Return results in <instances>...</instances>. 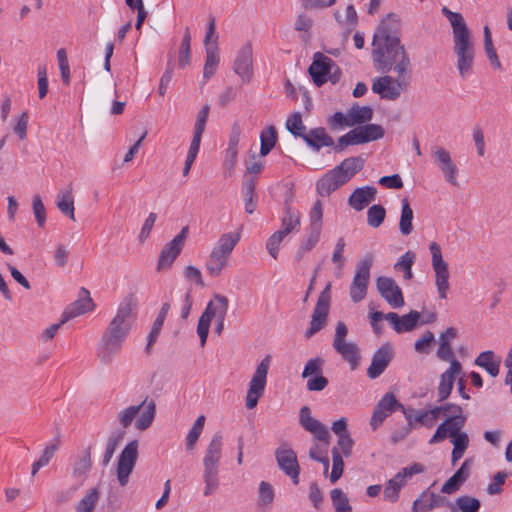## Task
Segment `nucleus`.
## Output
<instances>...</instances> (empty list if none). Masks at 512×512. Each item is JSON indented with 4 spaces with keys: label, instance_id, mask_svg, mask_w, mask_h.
<instances>
[{
    "label": "nucleus",
    "instance_id": "1",
    "mask_svg": "<svg viewBox=\"0 0 512 512\" xmlns=\"http://www.w3.org/2000/svg\"><path fill=\"white\" fill-rule=\"evenodd\" d=\"M399 20L393 13L382 20L372 42V59L374 68L386 74L394 71L397 76L410 72L411 62L399 37Z\"/></svg>",
    "mask_w": 512,
    "mask_h": 512
},
{
    "label": "nucleus",
    "instance_id": "2",
    "mask_svg": "<svg viewBox=\"0 0 512 512\" xmlns=\"http://www.w3.org/2000/svg\"><path fill=\"white\" fill-rule=\"evenodd\" d=\"M442 413L446 418L429 439V444H437L449 438L453 445L451 463L455 465L464 456L470 443L469 435L463 431L467 417L461 406L452 403L445 404Z\"/></svg>",
    "mask_w": 512,
    "mask_h": 512
},
{
    "label": "nucleus",
    "instance_id": "3",
    "mask_svg": "<svg viewBox=\"0 0 512 512\" xmlns=\"http://www.w3.org/2000/svg\"><path fill=\"white\" fill-rule=\"evenodd\" d=\"M441 12L452 27L453 52L457 58L456 67L460 77L465 79L473 73L475 60V46L471 31L461 13L453 12L446 6L441 9Z\"/></svg>",
    "mask_w": 512,
    "mask_h": 512
},
{
    "label": "nucleus",
    "instance_id": "4",
    "mask_svg": "<svg viewBox=\"0 0 512 512\" xmlns=\"http://www.w3.org/2000/svg\"><path fill=\"white\" fill-rule=\"evenodd\" d=\"M223 436L216 432L208 444L203 458L204 496L212 495L219 487V465L222 457Z\"/></svg>",
    "mask_w": 512,
    "mask_h": 512
},
{
    "label": "nucleus",
    "instance_id": "5",
    "mask_svg": "<svg viewBox=\"0 0 512 512\" xmlns=\"http://www.w3.org/2000/svg\"><path fill=\"white\" fill-rule=\"evenodd\" d=\"M131 330L130 322H110L101 337L97 355L104 364H109L120 353Z\"/></svg>",
    "mask_w": 512,
    "mask_h": 512
},
{
    "label": "nucleus",
    "instance_id": "6",
    "mask_svg": "<svg viewBox=\"0 0 512 512\" xmlns=\"http://www.w3.org/2000/svg\"><path fill=\"white\" fill-rule=\"evenodd\" d=\"M299 424L304 430L311 433L315 440L324 443L325 449H322L319 444H314L309 450L310 458L318 462L323 455L327 454L326 447L329 444V431L323 423L312 416L308 406L301 407L299 411Z\"/></svg>",
    "mask_w": 512,
    "mask_h": 512
},
{
    "label": "nucleus",
    "instance_id": "7",
    "mask_svg": "<svg viewBox=\"0 0 512 512\" xmlns=\"http://www.w3.org/2000/svg\"><path fill=\"white\" fill-rule=\"evenodd\" d=\"M135 427L140 430H146L153 422L156 413V404L154 400L147 402V398L139 405H132L118 413L119 423L123 428L129 427L136 416Z\"/></svg>",
    "mask_w": 512,
    "mask_h": 512
},
{
    "label": "nucleus",
    "instance_id": "8",
    "mask_svg": "<svg viewBox=\"0 0 512 512\" xmlns=\"http://www.w3.org/2000/svg\"><path fill=\"white\" fill-rule=\"evenodd\" d=\"M385 131L381 125L366 124L358 126L338 139L334 146L335 152H341L350 145H359L383 138Z\"/></svg>",
    "mask_w": 512,
    "mask_h": 512
},
{
    "label": "nucleus",
    "instance_id": "9",
    "mask_svg": "<svg viewBox=\"0 0 512 512\" xmlns=\"http://www.w3.org/2000/svg\"><path fill=\"white\" fill-rule=\"evenodd\" d=\"M372 264V253L365 254V256L356 264V272L349 288L350 298L354 303H358L363 300L367 294Z\"/></svg>",
    "mask_w": 512,
    "mask_h": 512
},
{
    "label": "nucleus",
    "instance_id": "10",
    "mask_svg": "<svg viewBox=\"0 0 512 512\" xmlns=\"http://www.w3.org/2000/svg\"><path fill=\"white\" fill-rule=\"evenodd\" d=\"M408 86L409 79L405 75L397 76V78L384 75L373 81L372 91L378 94L381 99L395 101Z\"/></svg>",
    "mask_w": 512,
    "mask_h": 512
},
{
    "label": "nucleus",
    "instance_id": "11",
    "mask_svg": "<svg viewBox=\"0 0 512 512\" xmlns=\"http://www.w3.org/2000/svg\"><path fill=\"white\" fill-rule=\"evenodd\" d=\"M431 252L432 267L435 272V284L439 297L445 299L447 297V291L449 290V269L448 264L442 257L441 247L436 242H431L429 245Z\"/></svg>",
    "mask_w": 512,
    "mask_h": 512
},
{
    "label": "nucleus",
    "instance_id": "12",
    "mask_svg": "<svg viewBox=\"0 0 512 512\" xmlns=\"http://www.w3.org/2000/svg\"><path fill=\"white\" fill-rule=\"evenodd\" d=\"M279 469L288 476L293 484L299 483L300 465L297 454L287 443L281 444L274 452Z\"/></svg>",
    "mask_w": 512,
    "mask_h": 512
},
{
    "label": "nucleus",
    "instance_id": "13",
    "mask_svg": "<svg viewBox=\"0 0 512 512\" xmlns=\"http://www.w3.org/2000/svg\"><path fill=\"white\" fill-rule=\"evenodd\" d=\"M138 458V441H130L120 453L117 463V479L121 486H125L129 481Z\"/></svg>",
    "mask_w": 512,
    "mask_h": 512
},
{
    "label": "nucleus",
    "instance_id": "14",
    "mask_svg": "<svg viewBox=\"0 0 512 512\" xmlns=\"http://www.w3.org/2000/svg\"><path fill=\"white\" fill-rule=\"evenodd\" d=\"M443 410L444 405L421 410H415L411 407H402V413L411 428L415 427L416 424H420L426 428L434 427Z\"/></svg>",
    "mask_w": 512,
    "mask_h": 512
},
{
    "label": "nucleus",
    "instance_id": "15",
    "mask_svg": "<svg viewBox=\"0 0 512 512\" xmlns=\"http://www.w3.org/2000/svg\"><path fill=\"white\" fill-rule=\"evenodd\" d=\"M256 154L249 150L250 161L246 165V173L243 176L242 195L245 204V211L252 214L256 210V204L253 202L254 190L256 187Z\"/></svg>",
    "mask_w": 512,
    "mask_h": 512
},
{
    "label": "nucleus",
    "instance_id": "16",
    "mask_svg": "<svg viewBox=\"0 0 512 512\" xmlns=\"http://www.w3.org/2000/svg\"><path fill=\"white\" fill-rule=\"evenodd\" d=\"M188 232L189 227H183L180 233L163 247L158 259L157 270H163L172 265L182 251Z\"/></svg>",
    "mask_w": 512,
    "mask_h": 512
},
{
    "label": "nucleus",
    "instance_id": "17",
    "mask_svg": "<svg viewBox=\"0 0 512 512\" xmlns=\"http://www.w3.org/2000/svg\"><path fill=\"white\" fill-rule=\"evenodd\" d=\"M234 72L241 78L242 82H250L253 78V43L247 41L238 51L233 64Z\"/></svg>",
    "mask_w": 512,
    "mask_h": 512
},
{
    "label": "nucleus",
    "instance_id": "18",
    "mask_svg": "<svg viewBox=\"0 0 512 512\" xmlns=\"http://www.w3.org/2000/svg\"><path fill=\"white\" fill-rule=\"evenodd\" d=\"M376 287L380 295L392 308H399L404 305L402 290L393 278L387 276L378 277Z\"/></svg>",
    "mask_w": 512,
    "mask_h": 512
},
{
    "label": "nucleus",
    "instance_id": "19",
    "mask_svg": "<svg viewBox=\"0 0 512 512\" xmlns=\"http://www.w3.org/2000/svg\"><path fill=\"white\" fill-rule=\"evenodd\" d=\"M335 66L334 61L321 52H316L313 61L308 68V72L317 87H321L328 81V74Z\"/></svg>",
    "mask_w": 512,
    "mask_h": 512
},
{
    "label": "nucleus",
    "instance_id": "20",
    "mask_svg": "<svg viewBox=\"0 0 512 512\" xmlns=\"http://www.w3.org/2000/svg\"><path fill=\"white\" fill-rule=\"evenodd\" d=\"M432 158L443 173L446 181L453 186L458 185V168L452 161L449 151L442 147H435L432 150Z\"/></svg>",
    "mask_w": 512,
    "mask_h": 512
},
{
    "label": "nucleus",
    "instance_id": "21",
    "mask_svg": "<svg viewBox=\"0 0 512 512\" xmlns=\"http://www.w3.org/2000/svg\"><path fill=\"white\" fill-rule=\"evenodd\" d=\"M393 356L392 346L389 343L383 344L373 354L371 364L367 369V376L370 379L378 378L386 370Z\"/></svg>",
    "mask_w": 512,
    "mask_h": 512
},
{
    "label": "nucleus",
    "instance_id": "22",
    "mask_svg": "<svg viewBox=\"0 0 512 512\" xmlns=\"http://www.w3.org/2000/svg\"><path fill=\"white\" fill-rule=\"evenodd\" d=\"M94 307L95 304L90 297V292L82 287L79 290L78 298L65 308L61 320H72L86 312L92 311Z\"/></svg>",
    "mask_w": 512,
    "mask_h": 512
},
{
    "label": "nucleus",
    "instance_id": "23",
    "mask_svg": "<svg viewBox=\"0 0 512 512\" xmlns=\"http://www.w3.org/2000/svg\"><path fill=\"white\" fill-rule=\"evenodd\" d=\"M461 371V363L456 359H452L449 368L444 373H442L440 377L438 386V397L440 401L448 398L452 391L454 381L456 377L461 373Z\"/></svg>",
    "mask_w": 512,
    "mask_h": 512
},
{
    "label": "nucleus",
    "instance_id": "24",
    "mask_svg": "<svg viewBox=\"0 0 512 512\" xmlns=\"http://www.w3.org/2000/svg\"><path fill=\"white\" fill-rule=\"evenodd\" d=\"M345 184V181L335 168L325 173L316 183L317 193L323 197L329 196L332 192Z\"/></svg>",
    "mask_w": 512,
    "mask_h": 512
},
{
    "label": "nucleus",
    "instance_id": "25",
    "mask_svg": "<svg viewBox=\"0 0 512 512\" xmlns=\"http://www.w3.org/2000/svg\"><path fill=\"white\" fill-rule=\"evenodd\" d=\"M471 461L466 459L460 468L442 485L441 492L444 494H453L460 489L470 475Z\"/></svg>",
    "mask_w": 512,
    "mask_h": 512
},
{
    "label": "nucleus",
    "instance_id": "26",
    "mask_svg": "<svg viewBox=\"0 0 512 512\" xmlns=\"http://www.w3.org/2000/svg\"><path fill=\"white\" fill-rule=\"evenodd\" d=\"M376 194L377 190L373 186L359 187L350 195L348 203L356 211H361L375 200Z\"/></svg>",
    "mask_w": 512,
    "mask_h": 512
},
{
    "label": "nucleus",
    "instance_id": "27",
    "mask_svg": "<svg viewBox=\"0 0 512 512\" xmlns=\"http://www.w3.org/2000/svg\"><path fill=\"white\" fill-rule=\"evenodd\" d=\"M228 308V299L222 295L215 297L207 304L206 309L198 320H224Z\"/></svg>",
    "mask_w": 512,
    "mask_h": 512
},
{
    "label": "nucleus",
    "instance_id": "28",
    "mask_svg": "<svg viewBox=\"0 0 512 512\" xmlns=\"http://www.w3.org/2000/svg\"><path fill=\"white\" fill-rule=\"evenodd\" d=\"M442 498L429 489L423 491L412 503V512H427L442 504Z\"/></svg>",
    "mask_w": 512,
    "mask_h": 512
},
{
    "label": "nucleus",
    "instance_id": "29",
    "mask_svg": "<svg viewBox=\"0 0 512 512\" xmlns=\"http://www.w3.org/2000/svg\"><path fill=\"white\" fill-rule=\"evenodd\" d=\"M303 140L315 151H319L322 147L335 146L333 138L322 127L311 129L305 134Z\"/></svg>",
    "mask_w": 512,
    "mask_h": 512
},
{
    "label": "nucleus",
    "instance_id": "30",
    "mask_svg": "<svg viewBox=\"0 0 512 512\" xmlns=\"http://www.w3.org/2000/svg\"><path fill=\"white\" fill-rule=\"evenodd\" d=\"M364 164L365 160L361 156H355L344 159L334 168L343 178L345 183H347L356 173L363 169Z\"/></svg>",
    "mask_w": 512,
    "mask_h": 512
},
{
    "label": "nucleus",
    "instance_id": "31",
    "mask_svg": "<svg viewBox=\"0 0 512 512\" xmlns=\"http://www.w3.org/2000/svg\"><path fill=\"white\" fill-rule=\"evenodd\" d=\"M475 365L487 371L491 377L499 374L501 358L491 350L481 352L475 359Z\"/></svg>",
    "mask_w": 512,
    "mask_h": 512
},
{
    "label": "nucleus",
    "instance_id": "32",
    "mask_svg": "<svg viewBox=\"0 0 512 512\" xmlns=\"http://www.w3.org/2000/svg\"><path fill=\"white\" fill-rule=\"evenodd\" d=\"M331 304V283H327L320 293L311 320H326Z\"/></svg>",
    "mask_w": 512,
    "mask_h": 512
},
{
    "label": "nucleus",
    "instance_id": "33",
    "mask_svg": "<svg viewBox=\"0 0 512 512\" xmlns=\"http://www.w3.org/2000/svg\"><path fill=\"white\" fill-rule=\"evenodd\" d=\"M300 228V214L296 210H292L289 206H286L282 219L281 228L277 232H281L284 237L288 236L293 232H298Z\"/></svg>",
    "mask_w": 512,
    "mask_h": 512
},
{
    "label": "nucleus",
    "instance_id": "34",
    "mask_svg": "<svg viewBox=\"0 0 512 512\" xmlns=\"http://www.w3.org/2000/svg\"><path fill=\"white\" fill-rule=\"evenodd\" d=\"M333 347L350 364L352 370L358 366L360 356L358 347L354 343L342 341L340 343H333Z\"/></svg>",
    "mask_w": 512,
    "mask_h": 512
},
{
    "label": "nucleus",
    "instance_id": "35",
    "mask_svg": "<svg viewBox=\"0 0 512 512\" xmlns=\"http://www.w3.org/2000/svg\"><path fill=\"white\" fill-rule=\"evenodd\" d=\"M240 232H229L222 234L212 250L230 258L232 251L240 241Z\"/></svg>",
    "mask_w": 512,
    "mask_h": 512
},
{
    "label": "nucleus",
    "instance_id": "36",
    "mask_svg": "<svg viewBox=\"0 0 512 512\" xmlns=\"http://www.w3.org/2000/svg\"><path fill=\"white\" fill-rule=\"evenodd\" d=\"M91 466V448L87 447L79 455L76 456L73 462V477L80 478L83 481L90 471Z\"/></svg>",
    "mask_w": 512,
    "mask_h": 512
},
{
    "label": "nucleus",
    "instance_id": "37",
    "mask_svg": "<svg viewBox=\"0 0 512 512\" xmlns=\"http://www.w3.org/2000/svg\"><path fill=\"white\" fill-rule=\"evenodd\" d=\"M72 191V183H70L64 190H61L58 193L56 205L63 214L68 216L70 219L75 220L74 198Z\"/></svg>",
    "mask_w": 512,
    "mask_h": 512
},
{
    "label": "nucleus",
    "instance_id": "38",
    "mask_svg": "<svg viewBox=\"0 0 512 512\" xmlns=\"http://www.w3.org/2000/svg\"><path fill=\"white\" fill-rule=\"evenodd\" d=\"M348 127L356 125L363 126V123L369 122L373 117V109L369 106L353 105L348 111Z\"/></svg>",
    "mask_w": 512,
    "mask_h": 512
},
{
    "label": "nucleus",
    "instance_id": "39",
    "mask_svg": "<svg viewBox=\"0 0 512 512\" xmlns=\"http://www.w3.org/2000/svg\"><path fill=\"white\" fill-rule=\"evenodd\" d=\"M229 258L211 250L206 261L205 268L211 277H218L222 271L228 266Z\"/></svg>",
    "mask_w": 512,
    "mask_h": 512
},
{
    "label": "nucleus",
    "instance_id": "40",
    "mask_svg": "<svg viewBox=\"0 0 512 512\" xmlns=\"http://www.w3.org/2000/svg\"><path fill=\"white\" fill-rule=\"evenodd\" d=\"M205 50L206 57L203 68V78L205 80H208L215 75L220 62V57L218 53V47L216 44L214 46H207Z\"/></svg>",
    "mask_w": 512,
    "mask_h": 512
},
{
    "label": "nucleus",
    "instance_id": "41",
    "mask_svg": "<svg viewBox=\"0 0 512 512\" xmlns=\"http://www.w3.org/2000/svg\"><path fill=\"white\" fill-rule=\"evenodd\" d=\"M138 300L134 294L127 295L119 305L116 316L113 320H126L136 317Z\"/></svg>",
    "mask_w": 512,
    "mask_h": 512
},
{
    "label": "nucleus",
    "instance_id": "42",
    "mask_svg": "<svg viewBox=\"0 0 512 512\" xmlns=\"http://www.w3.org/2000/svg\"><path fill=\"white\" fill-rule=\"evenodd\" d=\"M401 206L402 207L399 221V230L402 235L407 236L411 234L413 231L412 221L414 213L407 198H403L401 200Z\"/></svg>",
    "mask_w": 512,
    "mask_h": 512
},
{
    "label": "nucleus",
    "instance_id": "43",
    "mask_svg": "<svg viewBox=\"0 0 512 512\" xmlns=\"http://www.w3.org/2000/svg\"><path fill=\"white\" fill-rule=\"evenodd\" d=\"M278 136L276 128L270 125L260 133V154L266 156L275 147Z\"/></svg>",
    "mask_w": 512,
    "mask_h": 512
},
{
    "label": "nucleus",
    "instance_id": "44",
    "mask_svg": "<svg viewBox=\"0 0 512 512\" xmlns=\"http://www.w3.org/2000/svg\"><path fill=\"white\" fill-rule=\"evenodd\" d=\"M124 435H125V431H123V430L114 431L109 435L107 442H106L103 459H102L103 466H107L110 463L118 445L124 438Z\"/></svg>",
    "mask_w": 512,
    "mask_h": 512
},
{
    "label": "nucleus",
    "instance_id": "45",
    "mask_svg": "<svg viewBox=\"0 0 512 512\" xmlns=\"http://www.w3.org/2000/svg\"><path fill=\"white\" fill-rule=\"evenodd\" d=\"M330 498L335 512H352L349 498L342 489L335 488L331 490Z\"/></svg>",
    "mask_w": 512,
    "mask_h": 512
},
{
    "label": "nucleus",
    "instance_id": "46",
    "mask_svg": "<svg viewBox=\"0 0 512 512\" xmlns=\"http://www.w3.org/2000/svg\"><path fill=\"white\" fill-rule=\"evenodd\" d=\"M191 35L190 30L187 27L184 31L183 38L181 41L180 49H179V57H178V65L180 68H185L190 63L191 56Z\"/></svg>",
    "mask_w": 512,
    "mask_h": 512
},
{
    "label": "nucleus",
    "instance_id": "47",
    "mask_svg": "<svg viewBox=\"0 0 512 512\" xmlns=\"http://www.w3.org/2000/svg\"><path fill=\"white\" fill-rule=\"evenodd\" d=\"M484 32V50L489 59L491 65H493L496 69H501V62L498 58L497 52L494 48L491 31L488 26H485L483 29Z\"/></svg>",
    "mask_w": 512,
    "mask_h": 512
},
{
    "label": "nucleus",
    "instance_id": "48",
    "mask_svg": "<svg viewBox=\"0 0 512 512\" xmlns=\"http://www.w3.org/2000/svg\"><path fill=\"white\" fill-rule=\"evenodd\" d=\"M321 235V230L308 228V235L306 239H304L299 247L297 252V259L300 260L303 255L309 251H311L319 242Z\"/></svg>",
    "mask_w": 512,
    "mask_h": 512
},
{
    "label": "nucleus",
    "instance_id": "49",
    "mask_svg": "<svg viewBox=\"0 0 512 512\" xmlns=\"http://www.w3.org/2000/svg\"><path fill=\"white\" fill-rule=\"evenodd\" d=\"M205 424V416L200 415L194 422L192 428L189 430L186 436V449L193 450L200 435L202 434Z\"/></svg>",
    "mask_w": 512,
    "mask_h": 512
},
{
    "label": "nucleus",
    "instance_id": "50",
    "mask_svg": "<svg viewBox=\"0 0 512 512\" xmlns=\"http://www.w3.org/2000/svg\"><path fill=\"white\" fill-rule=\"evenodd\" d=\"M454 504L460 512H479L481 508L480 500L470 495L459 496Z\"/></svg>",
    "mask_w": 512,
    "mask_h": 512
},
{
    "label": "nucleus",
    "instance_id": "51",
    "mask_svg": "<svg viewBox=\"0 0 512 512\" xmlns=\"http://www.w3.org/2000/svg\"><path fill=\"white\" fill-rule=\"evenodd\" d=\"M286 128L295 137H300L303 139L306 134V127L303 124L302 116L299 112H295L290 117H288L286 121Z\"/></svg>",
    "mask_w": 512,
    "mask_h": 512
},
{
    "label": "nucleus",
    "instance_id": "52",
    "mask_svg": "<svg viewBox=\"0 0 512 512\" xmlns=\"http://www.w3.org/2000/svg\"><path fill=\"white\" fill-rule=\"evenodd\" d=\"M386 217V210L380 204H374L367 211V223L373 228H378Z\"/></svg>",
    "mask_w": 512,
    "mask_h": 512
},
{
    "label": "nucleus",
    "instance_id": "53",
    "mask_svg": "<svg viewBox=\"0 0 512 512\" xmlns=\"http://www.w3.org/2000/svg\"><path fill=\"white\" fill-rule=\"evenodd\" d=\"M274 497L272 486L268 482L262 481L258 487V507H270Z\"/></svg>",
    "mask_w": 512,
    "mask_h": 512
},
{
    "label": "nucleus",
    "instance_id": "54",
    "mask_svg": "<svg viewBox=\"0 0 512 512\" xmlns=\"http://www.w3.org/2000/svg\"><path fill=\"white\" fill-rule=\"evenodd\" d=\"M381 411L385 412L387 415L393 413L396 409H400L402 411V407H405L403 404L399 403L393 393H386L376 405Z\"/></svg>",
    "mask_w": 512,
    "mask_h": 512
},
{
    "label": "nucleus",
    "instance_id": "55",
    "mask_svg": "<svg viewBox=\"0 0 512 512\" xmlns=\"http://www.w3.org/2000/svg\"><path fill=\"white\" fill-rule=\"evenodd\" d=\"M99 499V491L97 488H92L89 493L82 498L76 506L77 512H92Z\"/></svg>",
    "mask_w": 512,
    "mask_h": 512
},
{
    "label": "nucleus",
    "instance_id": "56",
    "mask_svg": "<svg viewBox=\"0 0 512 512\" xmlns=\"http://www.w3.org/2000/svg\"><path fill=\"white\" fill-rule=\"evenodd\" d=\"M332 471L330 474L331 483H335L340 479L344 470L343 455L338 452V449H332Z\"/></svg>",
    "mask_w": 512,
    "mask_h": 512
},
{
    "label": "nucleus",
    "instance_id": "57",
    "mask_svg": "<svg viewBox=\"0 0 512 512\" xmlns=\"http://www.w3.org/2000/svg\"><path fill=\"white\" fill-rule=\"evenodd\" d=\"M271 363V356L267 355L258 364V398L262 396L266 386V377Z\"/></svg>",
    "mask_w": 512,
    "mask_h": 512
},
{
    "label": "nucleus",
    "instance_id": "58",
    "mask_svg": "<svg viewBox=\"0 0 512 512\" xmlns=\"http://www.w3.org/2000/svg\"><path fill=\"white\" fill-rule=\"evenodd\" d=\"M509 474L505 471H499L494 476L492 481L487 485L486 492L488 495H498L502 492V486L505 484Z\"/></svg>",
    "mask_w": 512,
    "mask_h": 512
},
{
    "label": "nucleus",
    "instance_id": "59",
    "mask_svg": "<svg viewBox=\"0 0 512 512\" xmlns=\"http://www.w3.org/2000/svg\"><path fill=\"white\" fill-rule=\"evenodd\" d=\"M309 228L318 229L322 231L323 220V205L320 200L315 201L309 213Z\"/></svg>",
    "mask_w": 512,
    "mask_h": 512
},
{
    "label": "nucleus",
    "instance_id": "60",
    "mask_svg": "<svg viewBox=\"0 0 512 512\" xmlns=\"http://www.w3.org/2000/svg\"><path fill=\"white\" fill-rule=\"evenodd\" d=\"M32 208L38 226L43 227L46 222V210L39 195L33 197Z\"/></svg>",
    "mask_w": 512,
    "mask_h": 512
},
{
    "label": "nucleus",
    "instance_id": "61",
    "mask_svg": "<svg viewBox=\"0 0 512 512\" xmlns=\"http://www.w3.org/2000/svg\"><path fill=\"white\" fill-rule=\"evenodd\" d=\"M353 446L354 441L349 434L338 437L337 445L334 446L332 449H338V452H340L341 455H343L344 457H349L352 454Z\"/></svg>",
    "mask_w": 512,
    "mask_h": 512
},
{
    "label": "nucleus",
    "instance_id": "62",
    "mask_svg": "<svg viewBox=\"0 0 512 512\" xmlns=\"http://www.w3.org/2000/svg\"><path fill=\"white\" fill-rule=\"evenodd\" d=\"M415 259H416V254L413 251H411V250L406 251L398 259V261L394 264V270L400 272V271H404V270H408L409 268H412V266L415 262Z\"/></svg>",
    "mask_w": 512,
    "mask_h": 512
},
{
    "label": "nucleus",
    "instance_id": "63",
    "mask_svg": "<svg viewBox=\"0 0 512 512\" xmlns=\"http://www.w3.org/2000/svg\"><path fill=\"white\" fill-rule=\"evenodd\" d=\"M284 238L281 232L276 231L267 240L266 249L274 259H277L279 247Z\"/></svg>",
    "mask_w": 512,
    "mask_h": 512
},
{
    "label": "nucleus",
    "instance_id": "64",
    "mask_svg": "<svg viewBox=\"0 0 512 512\" xmlns=\"http://www.w3.org/2000/svg\"><path fill=\"white\" fill-rule=\"evenodd\" d=\"M434 341V334L426 331L414 344V348L418 353L427 354L430 344Z\"/></svg>",
    "mask_w": 512,
    "mask_h": 512
}]
</instances>
